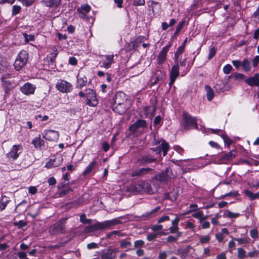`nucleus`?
Returning a JSON list of instances; mask_svg holds the SVG:
<instances>
[{
  "label": "nucleus",
  "mask_w": 259,
  "mask_h": 259,
  "mask_svg": "<svg viewBox=\"0 0 259 259\" xmlns=\"http://www.w3.org/2000/svg\"><path fill=\"white\" fill-rule=\"evenodd\" d=\"M113 100L114 104L112 108L115 112L122 114L128 108L127 97L123 93L117 92L113 97Z\"/></svg>",
  "instance_id": "f257e3e1"
},
{
  "label": "nucleus",
  "mask_w": 259,
  "mask_h": 259,
  "mask_svg": "<svg viewBox=\"0 0 259 259\" xmlns=\"http://www.w3.org/2000/svg\"><path fill=\"white\" fill-rule=\"evenodd\" d=\"M119 223V221L116 219L106 221L103 222H98L93 225L85 227L84 228V232L87 233L94 232L100 230H105L110 228Z\"/></svg>",
  "instance_id": "f03ea898"
},
{
  "label": "nucleus",
  "mask_w": 259,
  "mask_h": 259,
  "mask_svg": "<svg viewBox=\"0 0 259 259\" xmlns=\"http://www.w3.org/2000/svg\"><path fill=\"white\" fill-rule=\"evenodd\" d=\"M183 126L185 130H189L192 128H198L196 119L187 113H183Z\"/></svg>",
  "instance_id": "7ed1b4c3"
},
{
  "label": "nucleus",
  "mask_w": 259,
  "mask_h": 259,
  "mask_svg": "<svg viewBox=\"0 0 259 259\" xmlns=\"http://www.w3.org/2000/svg\"><path fill=\"white\" fill-rule=\"evenodd\" d=\"M28 61V54L25 50L21 51L18 54L14 64L15 69L19 71L23 68Z\"/></svg>",
  "instance_id": "20e7f679"
},
{
  "label": "nucleus",
  "mask_w": 259,
  "mask_h": 259,
  "mask_svg": "<svg viewBox=\"0 0 259 259\" xmlns=\"http://www.w3.org/2000/svg\"><path fill=\"white\" fill-rule=\"evenodd\" d=\"M22 151L23 148L21 145H14L9 152L7 154V156L10 160H15L19 157Z\"/></svg>",
  "instance_id": "39448f33"
},
{
  "label": "nucleus",
  "mask_w": 259,
  "mask_h": 259,
  "mask_svg": "<svg viewBox=\"0 0 259 259\" xmlns=\"http://www.w3.org/2000/svg\"><path fill=\"white\" fill-rule=\"evenodd\" d=\"M57 89L62 93H69L72 90V85L71 84L66 80L60 79L56 84Z\"/></svg>",
  "instance_id": "423d86ee"
},
{
  "label": "nucleus",
  "mask_w": 259,
  "mask_h": 259,
  "mask_svg": "<svg viewBox=\"0 0 259 259\" xmlns=\"http://www.w3.org/2000/svg\"><path fill=\"white\" fill-rule=\"evenodd\" d=\"M87 104L90 106L95 107L97 105L98 102L96 98V93L91 89L86 90Z\"/></svg>",
  "instance_id": "0eeeda50"
},
{
  "label": "nucleus",
  "mask_w": 259,
  "mask_h": 259,
  "mask_svg": "<svg viewBox=\"0 0 259 259\" xmlns=\"http://www.w3.org/2000/svg\"><path fill=\"white\" fill-rule=\"evenodd\" d=\"M63 160L62 155L58 154L56 155L54 158H51L47 162L45 166L48 168H52L59 166Z\"/></svg>",
  "instance_id": "6e6552de"
},
{
  "label": "nucleus",
  "mask_w": 259,
  "mask_h": 259,
  "mask_svg": "<svg viewBox=\"0 0 259 259\" xmlns=\"http://www.w3.org/2000/svg\"><path fill=\"white\" fill-rule=\"evenodd\" d=\"M42 137L47 140L56 141L58 139L59 134L57 131L53 130H46L42 134Z\"/></svg>",
  "instance_id": "1a4fd4ad"
},
{
  "label": "nucleus",
  "mask_w": 259,
  "mask_h": 259,
  "mask_svg": "<svg viewBox=\"0 0 259 259\" xmlns=\"http://www.w3.org/2000/svg\"><path fill=\"white\" fill-rule=\"evenodd\" d=\"M65 226L61 222H57L50 227L49 232L52 234H58L64 232Z\"/></svg>",
  "instance_id": "9d476101"
},
{
  "label": "nucleus",
  "mask_w": 259,
  "mask_h": 259,
  "mask_svg": "<svg viewBox=\"0 0 259 259\" xmlns=\"http://www.w3.org/2000/svg\"><path fill=\"white\" fill-rule=\"evenodd\" d=\"M35 86L29 82H26L22 85L20 90L22 93L26 95H32L34 93Z\"/></svg>",
  "instance_id": "9b49d317"
},
{
  "label": "nucleus",
  "mask_w": 259,
  "mask_h": 259,
  "mask_svg": "<svg viewBox=\"0 0 259 259\" xmlns=\"http://www.w3.org/2000/svg\"><path fill=\"white\" fill-rule=\"evenodd\" d=\"M113 58L114 55L113 54L103 56L101 66L106 69L109 68L114 62Z\"/></svg>",
  "instance_id": "f8f14e48"
},
{
  "label": "nucleus",
  "mask_w": 259,
  "mask_h": 259,
  "mask_svg": "<svg viewBox=\"0 0 259 259\" xmlns=\"http://www.w3.org/2000/svg\"><path fill=\"white\" fill-rule=\"evenodd\" d=\"M171 47V44H169L163 47L161 51L160 52L157 57V62L159 64L163 63L166 59L167 53Z\"/></svg>",
  "instance_id": "ddd939ff"
},
{
  "label": "nucleus",
  "mask_w": 259,
  "mask_h": 259,
  "mask_svg": "<svg viewBox=\"0 0 259 259\" xmlns=\"http://www.w3.org/2000/svg\"><path fill=\"white\" fill-rule=\"evenodd\" d=\"M152 168H141L139 169H135L133 170L131 174V176L133 177H142L144 176L149 174Z\"/></svg>",
  "instance_id": "4468645a"
},
{
  "label": "nucleus",
  "mask_w": 259,
  "mask_h": 259,
  "mask_svg": "<svg viewBox=\"0 0 259 259\" xmlns=\"http://www.w3.org/2000/svg\"><path fill=\"white\" fill-rule=\"evenodd\" d=\"M164 74L160 70H156L154 72L151 78V85H154L159 81L162 80Z\"/></svg>",
  "instance_id": "2eb2a0df"
},
{
  "label": "nucleus",
  "mask_w": 259,
  "mask_h": 259,
  "mask_svg": "<svg viewBox=\"0 0 259 259\" xmlns=\"http://www.w3.org/2000/svg\"><path fill=\"white\" fill-rule=\"evenodd\" d=\"M179 75V69L178 64L172 66L170 73V82L169 84L171 86L175 82L176 79Z\"/></svg>",
  "instance_id": "dca6fc26"
},
{
  "label": "nucleus",
  "mask_w": 259,
  "mask_h": 259,
  "mask_svg": "<svg viewBox=\"0 0 259 259\" xmlns=\"http://www.w3.org/2000/svg\"><path fill=\"white\" fill-rule=\"evenodd\" d=\"M169 146L168 144L164 140H162L160 146L156 147L155 149H154V151L158 154L160 153L161 151H162L163 155V156H165L167 154V152L169 149Z\"/></svg>",
  "instance_id": "f3484780"
},
{
  "label": "nucleus",
  "mask_w": 259,
  "mask_h": 259,
  "mask_svg": "<svg viewBox=\"0 0 259 259\" xmlns=\"http://www.w3.org/2000/svg\"><path fill=\"white\" fill-rule=\"evenodd\" d=\"M146 126V121L142 120V119H139V120H138L133 124H132L130 127L129 128L131 132H134L140 128H144Z\"/></svg>",
  "instance_id": "a211bd4d"
},
{
  "label": "nucleus",
  "mask_w": 259,
  "mask_h": 259,
  "mask_svg": "<svg viewBox=\"0 0 259 259\" xmlns=\"http://www.w3.org/2000/svg\"><path fill=\"white\" fill-rule=\"evenodd\" d=\"M245 82L250 86H259V74L256 73L252 77H250L245 80Z\"/></svg>",
  "instance_id": "6ab92c4d"
},
{
  "label": "nucleus",
  "mask_w": 259,
  "mask_h": 259,
  "mask_svg": "<svg viewBox=\"0 0 259 259\" xmlns=\"http://www.w3.org/2000/svg\"><path fill=\"white\" fill-rule=\"evenodd\" d=\"M98 166V163L96 160H93L85 168L82 172L84 176L90 174Z\"/></svg>",
  "instance_id": "aec40b11"
},
{
  "label": "nucleus",
  "mask_w": 259,
  "mask_h": 259,
  "mask_svg": "<svg viewBox=\"0 0 259 259\" xmlns=\"http://www.w3.org/2000/svg\"><path fill=\"white\" fill-rule=\"evenodd\" d=\"M236 156V151L232 150L221 157L219 163H225L227 161L232 160Z\"/></svg>",
  "instance_id": "412c9836"
},
{
  "label": "nucleus",
  "mask_w": 259,
  "mask_h": 259,
  "mask_svg": "<svg viewBox=\"0 0 259 259\" xmlns=\"http://www.w3.org/2000/svg\"><path fill=\"white\" fill-rule=\"evenodd\" d=\"M2 81L3 85L5 88L6 93L8 94L10 90L13 88L12 82L8 79H6V76H3L2 77Z\"/></svg>",
  "instance_id": "4be33fe9"
},
{
  "label": "nucleus",
  "mask_w": 259,
  "mask_h": 259,
  "mask_svg": "<svg viewBox=\"0 0 259 259\" xmlns=\"http://www.w3.org/2000/svg\"><path fill=\"white\" fill-rule=\"evenodd\" d=\"M114 252V250L108 249L106 252L101 254V259H113L115 257Z\"/></svg>",
  "instance_id": "5701e85b"
},
{
  "label": "nucleus",
  "mask_w": 259,
  "mask_h": 259,
  "mask_svg": "<svg viewBox=\"0 0 259 259\" xmlns=\"http://www.w3.org/2000/svg\"><path fill=\"white\" fill-rule=\"evenodd\" d=\"M32 143L36 148L40 149L44 145V141L43 140L40 139V136L39 135L38 137H35L32 140Z\"/></svg>",
  "instance_id": "b1692460"
},
{
  "label": "nucleus",
  "mask_w": 259,
  "mask_h": 259,
  "mask_svg": "<svg viewBox=\"0 0 259 259\" xmlns=\"http://www.w3.org/2000/svg\"><path fill=\"white\" fill-rule=\"evenodd\" d=\"M205 89L206 92V97L207 100L209 101H211L214 97V92L213 90L210 86L208 85H205Z\"/></svg>",
  "instance_id": "393cba45"
},
{
  "label": "nucleus",
  "mask_w": 259,
  "mask_h": 259,
  "mask_svg": "<svg viewBox=\"0 0 259 259\" xmlns=\"http://www.w3.org/2000/svg\"><path fill=\"white\" fill-rule=\"evenodd\" d=\"M244 193L250 200L259 199V191L256 193H253L248 190H246L244 191Z\"/></svg>",
  "instance_id": "a878e982"
},
{
  "label": "nucleus",
  "mask_w": 259,
  "mask_h": 259,
  "mask_svg": "<svg viewBox=\"0 0 259 259\" xmlns=\"http://www.w3.org/2000/svg\"><path fill=\"white\" fill-rule=\"evenodd\" d=\"M45 4L49 7H57L60 3V0H44Z\"/></svg>",
  "instance_id": "bb28decb"
},
{
  "label": "nucleus",
  "mask_w": 259,
  "mask_h": 259,
  "mask_svg": "<svg viewBox=\"0 0 259 259\" xmlns=\"http://www.w3.org/2000/svg\"><path fill=\"white\" fill-rule=\"evenodd\" d=\"M156 161V159L150 156H144L140 160V163L142 165H144L147 163H151Z\"/></svg>",
  "instance_id": "cd10ccee"
},
{
  "label": "nucleus",
  "mask_w": 259,
  "mask_h": 259,
  "mask_svg": "<svg viewBox=\"0 0 259 259\" xmlns=\"http://www.w3.org/2000/svg\"><path fill=\"white\" fill-rule=\"evenodd\" d=\"M240 215L239 213L232 212L229 210H226L223 216L225 218L235 219L237 218Z\"/></svg>",
  "instance_id": "c85d7f7f"
},
{
  "label": "nucleus",
  "mask_w": 259,
  "mask_h": 259,
  "mask_svg": "<svg viewBox=\"0 0 259 259\" xmlns=\"http://www.w3.org/2000/svg\"><path fill=\"white\" fill-rule=\"evenodd\" d=\"M241 66L245 71H248L251 69L250 62L247 59H244L241 63Z\"/></svg>",
  "instance_id": "c756f323"
},
{
  "label": "nucleus",
  "mask_w": 259,
  "mask_h": 259,
  "mask_svg": "<svg viewBox=\"0 0 259 259\" xmlns=\"http://www.w3.org/2000/svg\"><path fill=\"white\" fill-rule=\"evenodd\" d=\"M184 50H185V48H184V45H181V46H180L178 48V49L175 55V59L176 62L178 61V60L179 58V56L182 54V53L184 51Z\"/></svg>",
  "instance_id": "7c9ffc66"
},
{
  "label": "nucleus",
  "mask_w": 259,
  "mask_h": 259,
  "mask_svg": "<svg viewBox=\"0 0 259 259\" xmlns=\"http://www.w3.org/2000/svg\"><path fill=\"white\" fill-rule=\"evenodd\" d=\"M87 82V79L85 77H79L77 79V87L81 88L85 85Z\"/></svg>",
  "instance_id": "2f4dec72"
},
{
  "label": "nucleus",
  "mask_w": 259,
  "mask_h": 259,
  "mask_svg": "<svg viewBox=\"0 0 259 259\" xmlns=\"http://www.w3.org/2000/svg\"><path fill=\"white\" fill-rule=\"evenodd\" d=\"M232 77H233L234 79L237 80H243L245 78V76L241 73H234L232 75H230L229 76V78Z\"/></svg>",
  "instance_id": "473e14b6"
},
{
  "label": "nucleus",
  "mask_w": 259,
  "mask_h": 259,
  "mask_svg": "<svg viewBox=\"0 0 259 259\" xmlns=\"http://www.w3.org/2000/svg\"><path fill=\"white\" fill-rule=\"evenodd\" d=\"M155 178L159 181L165 182L167 180L168 176L165 172H162L155 176Z\"/></svg>",
  "instance_id": "72a5a7b5"
},
{
  "label": "nucleus",
  "mask_w": 259,
  "mask_h": 259,
  "mask_svg": "<svg viewBox=\"0 0 259 259\" xmlns=\"http://www.w3.org/2000/svg\"><path fill=\"white\" fill-rule=\"evenodd\" d=\"M80 222L84 224H91L92 223L91 219H87L84 213L82 214L80 216Z\"/></svg>",
  "instance_id": "f704fd0d"
},
{
  "label": "nucleus",
  "mask_w": 259,
  "mask_h": 259,
  "mask_svg": "<svg viewBox=\"0 0 259 259\" xmlns=\"http://www.w3.org/2000/svg\"><path fill=\"white\" fill-rule=\"evenodd\" d=\"M237 256L240 259H243L246 257V251L242 248H238Z\"/></svg>",
  "instance_id": "c9c22d12"
},
{
  "label": "nucleus",
  "mask_w": 259,
  "mask_h": 259,
  "mask_svg": "<svg viewBox=\"0 0 259 259\" xmlns=\"http://www.w3.org/2000/svg\"><path fill=\"white\" fill-rule=\"evenodd\" d=\"M52 52L51 53V56L50 57V60L51 62H53L54 61V60L55 59V58H56L58 54V52L57 50V49L53 47L52 49Z\"/></svg>",
  "instance_id": "e433bc0d"
},
{
  "label": "nucleus",
  "mask_w": 259,
  "mask_h": 259,
  "mask_svg": "<svg viewBox=\"0 0 259 259\" xmlns=\"http://www.w3.org/2000/svg\"><path fill=\"white\" fill-rule=\"evenodd\" d=\"M160 209V207L158 206L155 208L154 209H152L149 212H146L143 216L144 217H152L154 215V214L156 213L159 209Z\"/></svg>",
  "instance_id": "4c0bfd02"
},
{
  "label": "nucleus",
  "mask_w": 259,
  "mask_h": 259,
  "mask_svg": "<svg viewBox=\"0 0 259 259\" xmlns=\"http://www.w3.org/2000/svg\"><path fill=\"white\" fill-rule=\"evenodd\" d=\"M159 234L163 235V233H151V234H150L148 235H147V239L148 241H152L155 238H156L158 236V235H159Z\"/></svg>",
  "instance_id": "58836bf2"
},
{
  "label": "nucleus",
  "mask_w": 259,
  "mask_h": 259,
  "mask_svg": "<svg viewBox=\"0 0 259 259\" xmlns=\"http://www.w3.org/2000/svg\"><path fill=\"white\" fill-rule=\"evenodd\" d=\"M233 67L230 64H227L223 67V72L225 74H229L232 70Z\"/></svg>",
  "instance_id": "ea45409f"
},
{
  "label": "nucleus",
  "mask_w": 259,
  "mask_h": 259,
  "mask_svg": "<svg viewBox=\"0 0 259 259\" xmlns=\"http://www.w3.org/2000/svg\"><path fill=\"white\" fill-rule=\"evenodd\" d=\"M21 9V8L20 6H17V5H14L12 8V15H17L20 12Z\"/></svg>",
  "instance_id": "a19ab883"
},
{
  "label": "nucleus",
  "mask_w": 259,
  "mask_h": 259,
  "mask_svg": "<svg viewBox=\"0 0 259 259\" xmlns=\"http://www.w3.org/2000/svg\"><path fill=\"white\" fill-rule=\"evenodd\" d=\"M120 247L122 248H126L131 245V242L128 241L122 240L120 241Z\"/></svg>",
  "instance_id": "79ce46f5"
},
{
  "label": "nucleus",
  "mask_w": 259,
  "mask_h": 259,
  "mask_svg": "<svg viewBox=\"0 0 259 259\" xmlns=\"http://www.w3.org/2000/svg\"><path fill=\"white\" fill-rule=\"evenodd\" d=\"M23 36L26 42H28L29 41H33L34 40V36L33 35H28L26 33H24Z\"/></svg>",
  "instance_id": "37998d69"
},
{
  "label": "nucleus",
  "mask_w": 259,
  "mask_h": 259,
  "mask_svg": "<svg viewBox=\"0 0 259 259\" xmlns=\"http://www.w3.org/2000/svg\"><path fill=\"white\" fill-rule=\"evenodd\" d=\"M210 239V237L209 235H206L202 236L200 239V242L201 244H204L208 243Z\"/></svg>",
  "instance_id": "c03bdc74"
},
{
  "label": "nucleus",
  "mask_w": 259,
  "mask_h": 259,
  "mask_svg": "<svg viewBox=\"0 0 259 259\" xmlns=\"http://www.w3.org/2000/svg\"><path fill=\"white\" fill-rule=\"evenodd\" d=\"M250 235L252 238H256L258 236V232L256 229H251L250 230Z\"/></svg>",
  "instance_id": "a18cd8bd"
},
{
  "label": "nucleus",
  "mask_w": 259,
  "mask_h": 259,
  "mask_svg": "<svg viewBox=\"0 0 259 259\" xmlns=\"http://www.w3.org/2000/svg\"><path fill=\"white\" fill-rule=\"evenodd\" d=\"M86 13H88L91 10V7L88 5H82L79 8Z\"/></svg>",
  "instance_id": "49530a36"
},
{
  "label": "nucleus",
  "mask_w": 259,
  "mask_h": 259,
  "mask_svg": "<svg viewBox=\"0 0 259 259\" xmlns=\"http://www.w3.org/2000/svg\"><path fill=\"white\" fill-rule=\"evenodd\" d=\"M143 185V189L144 191L147 192L148 193H150L151 190V188L150 185L148 183H144L142 184Z\"/></svg>",
  "instance_id": "de8ad7c7"
},
{
  "label": "nucleus",
  "mask_w": 259,
  "mask_h": 259,
  "mask_svg": "<svg viewBox=\"0 0 259 259\" xmlns=\"http://www.w3.org/2000/svg\"><path fill=\"white\" fill-rule=\"evenodd\" d=\"M77 12L78 14L79 17L82 19L87 18V14L85 12H84L83 11L79 9H77Z\"/></svg>",
  "instance_id": "09e8293b"
},
{
  "label": "nucleus",
  "mask_w": 259,
  "mask_h": 259,
  "mask_svg": "<svg viewBox=\"0 0 259 259\" xmlns=\"http://www.w3.org/2000/svg\"><path fill=\"white\" fill-rule=\"evenodd\" d=\"M87 247L88 249L98 248V244H97L95 242H92V243L88 244L87 245Z\"/></svg>",
  "instance_id": "8fccbe9b"
},
{
  "label": "nucleus",
  "mask_w": 259,
  "mask_h": 259,
  "mask_svg": "<svg viewBox=\"0 0 259 259\" xmlns=\"http://www.w3.org/2000/svg\"><path fill=\"white\" fill-rule=\"evenodd\" d=\"M163 226L161 225H154L152 226L151 230L153 231H160L162 229Z\"/></svg>",
  "instance_id": "3c124183"
},
{
  "label": "nucleus",
  "mask_w": 259,
  "mask_h": 259,
  "mask_svg": "<svg viewBox=\"0 0 259 259\" xmlns=\"http://www.w3.org/2000/svg\"><path fill=\"white\" fill-rule=\"evenodd\" d=\"M144 241L142 240H137L134 243V246L136 247H142L144 245Z\"/></svg>",
  "instance_id": "603ef678"
},
{
  "label": "nucleus",
  "mask_w": 259,
  "mask_h": 259,
  "mask_svg": "<svg viewBox=\"0 0 259 259\" xmlns=\"http://www.w3.org/2000/svg\"><path fill=\"white\" fill-rule=\"evenodd\" d=\"M145 0H133V5L135 6H143Z\"/></svg>",
  "instance_id": "864d4df0"
},
{
  "label": "nucleus",
  "mask_w": 259,
  "mask_h": 259,
  "mask_svg": "<svg viewBox=\"0 0 259 259\" xmlns=\"http://www.w3.org/2000/svg\"><path fill=\"white\" fill-rule=\"evenodd\" d=\"M21 2L23 5L26 6L31 5L33 3V0H18Z\"/></svg>",
  "instance_id": "5fc2aeb1"
},
{
  "label": "nucleus",
  "mask_w": 259,
  "mask_h": 259,
  "mask_svg": "<svg viewBox=\"0 0 259 259\" xmlns=\"http://www.w3.org/2000/svg\"><path fill=\"white\" fill-rule=\"evenodd\" d=\"M215 53L216 51L215 49L214 48H211L209 51L208 59H211L215 55Z\"/></svg>",
  "instance_id": "6e6d98bb"
},
{
  "label": "nucleus",
  "mask_w": 259,
  "mask_h": 259,
  "mask_svg": "<svg viewBox=\"0 0 259 259\" xmlns=\"http://www.w3.org/2000/svg\"><path fill=\"white\" fill-rule=\"evenodd\" d=\"M203 215V212L202 211H198L192 214V216L196 219L200 218Z\"/></svg>",
  "instance_id": "4d7b16f0"
},
{
  "label": "nucleus",
  "mask_w": 259,
  "mask_h": 259,
  "mask_svg": "<svg viewBox=\"0 0 259 259\" xmlns=\"http://www.w3.org/2000/svg\"><path fill=\"white\" fill-rule=\"evenodd\" d=\"M169 220V217L168 215H164L161 217L158 221V223H161L165 221H167Z\"/></svg>",
  "instance_id": "13d9d810"
},
{
  "label": "nucleus",
  "mask_w": 259,
  "mask_h": 259,
  "mask_svg": "<svg viewBox=\"0 0 259 259\" xmlns=\"http://www.w3.org/2000/svg\"><path fill=\"white\" fill-rule=\"evenodd\" d=\"M234 239L236 240L239 244H246L248 243L247 240L244 238H235Z\"/></svg>",
  "instance_id": "bf43d9fd"
},
{
  "label": "nucleus",
  "mask_w": 259,
  "mask_h": 259,
  "mask_svg": "<svg viewBox=\"0 0 259 259\" xmlns=\"http://www.w3.org/2000/svg\"><path fill=\"white\" fill-rule=\"evenodd\" d=\"M37 188L34 186H31L28 188L29 193L31 194H34L37 192Z\"/></svg>",
  "instance_id": "052dcab7"
},
{
  "label": "nucleus",
  "mask_w": 259,
  "mask_h": 259,
  "mask_svg": "<svg viewBox=\"0 0 259 259\" xmlns=\"http://www.w3.org/2000/svg\"><path fill=\"white\" fill-rule=\"evenodd\" d=\"M241 62L239 60H233L232 61L233 65L237 68H238L239 67L241 66Z\"/></svg>",
  "instance_id": "680f3d73"
},
{
  "label": "nucleus",
  "mask_w": 259,
  "mask_h": 259,
  "mask_svg": "<svg viewBox=\"0 0 259 259\" xmlns=\"http://www.w3.org/2000/svg\"><path fill=\"white\" fill-rule=\"evenodd\" d=\"M167 253L165 251L161 252L158 255V259H166L167 257Z\"/></svg>",
  "instance_id": "e2e57ef3"
},
{
  "label": "nucleus",
  "mask_w": 259,
  "mask_h": 259,
  "mask_svg": "<svg viewBox=\"0 0 259 259\" xmlns=\"http://www.w3.org/2000/svg\"><path fill=\"white\" fill-rule=\"evenodd\" d=\"M179 230L178 226H173L169 228V231L171 233H174L178 232Z\"/></svg>",
  "instance_id": "0e129e2a"
},
{
  "label": "nucleus",
  "mask_w": 259,
  "mask_h": 259,
  "mask_svg": "<svg viewBox=\"0 0 259 259\" xmlns=\"http://www.w3.org/2000/svg\"><path fill=\"white\" fill-rule=\"evenodd\" d=\"M259 63V56H256L254 57L252 61V64L254 67L257 66L258 63Z\"/></svg>",
  "instance_id": "69168bd1"
},
{
  "label": "nucleus",
  "mask_w": 259,
  "mask_h": 259,
  "mask_svg": "<svg viewBox=\"0 0 259 259\" xmlns=\"http://www.w3.org/2000/svg\"><path fill=\"white\" fill-rule=\"evenodd\" d=\"M48 183L50 186H53L56 183V181L54 177H51L48 179Z\"/></svg>",
  "instance_id": "338daca9"
},
{
  "label": "nucleus",
  "mask_w": 259,
  "mask_h": 259,
  "mask_svg": "<svg viewBox=\"0 0 259 259\" xmlns=\"http://www.w3.org/2000/svg\"><path fill=\"white\" fill-rule=\"evenodd\" d=\"M217 259H227L225 253L222 252L218 254L217 256Z\"/></svg>",
  "instance_id": "774afa93"
}]
</instances>
